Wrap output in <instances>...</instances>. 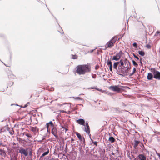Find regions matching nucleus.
Returning a JSON list of instances; mask_svg holds the SVG:
<instances>
[{"mask_svg":"<svg viewBox=\"0 0 160 160\" xmlns=\"http://www.w3.org/2000/svg\"><path fill=\"white\" fill-rule=\"evenodd\" d=\"M91 67L87 65H78L76 67V72L79 75H83L86 72H89Z\"/></svg>","mask_w":160,"mask_h":160,"instance_id":"f257e3e1","label":"nucleus"},{"mask_svg":"<svg viewBox=\"0 0 160 160\" xmlns=\"http://www.w3.org/2000/svg\"><path fill=\"white\" fill-rule=\"evenodd\" d=\"M117 38V37L116 36L112 38L111 40L107 43L105 46L106 48H111L113 46Z\"/></svg>","mask_w":160,"mask_h":160,"instance_id":"f03ea898","label":"nucleus"},{"mask_svg":"<svg viewBox=\"0 0 160 160\" xmlns=\"http://www.w3.org/2000/svg\"><path fill=\"white\" fill-rule=\"evenodd\" d=\"M151 71L153 74L154 78L160 80V72L156 70L155 68H151Z\"/></svg>","mask_w":160,"mask_h":160,"instance_id":"7ed1b4c3","label":"nucleus"},{"mask_svg":"<svg viewBox=\"0 0 160 160\" xmlns=\"http://www.w3.org/2000/svg\"><path fill=\"white\" fill-rule=\"evenodd\" d=\"M121 86L112 85L109 87V88L110 90L114 92H119L121 91Z\"/></svg>","mask_w":160,"mask_h":160,"instance_id":"20e7f679","label":"nucleus"},{"mask_svg":"<svg viewBox=\"0 0 160 160\" xmlns=\"http://www.w3.org/2000/svg\"><path fill=\"white\" fill-rule=\"evenodd\" d=\"M122 54V52L121 51H120L119 52L117 53L116 55L113 56L112 59L116 61H118L121 58Z\"/></svg>","mask_w":160,"mask_h":160,"instance_id":"39448f33","label":"nucleus"},{"mask_svg":"<svg viewBox=\"0 0 160 160\" xmlns=\"http://www.w3.org/2000/svg\"><path fill=\"white\" fill-rule=\"evenodd\" d=\"M85 127L84 129V131L87 133L88 134L90 137L91 135H89L90 133V127L88 125V122L86 121L85 125Z\"/></svg>","mask_w":160,"mask_h":160,"instance_id":"423d86ee","label":"nucleus"},{"mask_svg":"<svg viewBox=\"0 0 160 160\" xmlns=\"http://www.w3.org/2000/svg\"><path fill=\"white\" fill-rule=\"evenodd\" d=\"M19 152L22 154H23L25 156H27L28 155V153L27 150L23 148H21L19 151Z\"/></svg>","mask_w":160,"mask_h":160,"instance_id":"0eeeda50","label":"nucleus"},{"mask_svg":"<svg viewBox=\"0 0 160 160\" xmlns=\"http://www.w3.org/2000/svg\"><path fill=\"white\" fill-rule=\"evenodd\" d=\"M51 133L57 138H58V136L57 135V130L56 128L53 127V128L52 129Z\"/></svg>","mask_w":160,"mask_h":160,"instance_id":"6e6552de","label":"nucleus"},{"mask_svg":"<svg viewBox=\"0 0 160 160\" xmlns=\"http://www.w3.org/2000/svg\"><path fill=\"white\" fill-rule=\"evenodd\" d=\"M122 69V68L120 69H118L117 70L118 72L117 73L120 75L124 76L125 75H126V74H125V72H124L125 70H123Z\"/></svg>","mask_w":160,"mask_h":160,"instance_id":"1a4fd4ad","label":"nucleus"},{"mask_svg":"<svg viewBox=\"0 0 160 160\" xmlns=\"http://www.w3.org/2000/svg\"><path fill=\"white\" fill-rule=\"evenodd\" d=\"M76 122L80 125L85 126V120L82 118H80L76 120Z\"/></svg>","mask_w":160,"mask_h":160,"instance_id":"9d476101","label":"nucleus"},{"mask_svg":"<svg viewBox=\"0 0 160 160\" xmlns=\"http://www.w3.org/2000/svg\"><path fill=\"white\" fill-rule=\"evenodd\" d=\"M123 60L124 62V65H125V66H126L125 67L130 66V62L127 59L125 58Z\"/></svg>","mask_w":160,"mask_h":160,"instance_id":"9b49d317","label":"nucleus"},{"mask_svg":"<svg viewBox=\"0 0 160 160\" xmlns=\"http://www.w3.org/2000/svg\"><path fill=\"white\" fill-rule=\"evenodd\" d=\"M50 125L53 127L54 126V124L51 121H50L49 122H48L46 123V127L47 128L48 132V128Z\"/></svg>","mask_w":160,"mask_h":160,"instance_id":"f8f14e48","label":"nucleus"},{"mask_svg":"<svg viewBox=\"0 0 160 160\" xmlns=\"http://www.w3.org/2000/svg\"><path fill=\"white\" fill-rule=\"evenodd\" d=\"M138 157L139 160H146V157L143 154H140L138 155Z\"/></svg>","mask_w":160,"mask_h":160,"instance_id":"ddd939ff","label":"nucleus"},{"mask_svg":"<svg viewBox=\"0 0 160 160\" xmlns=\"http://www.w3.org/2000/svg\"><path fill=\"white\" fill-rule=\"evenodd\" d=\"M119 63H120V65H119L118 69H120L122 68V67H123L124 66V62L122 59H121L119 61Z\"/></svg>","mask_w":160,"mask_h":160,"instance_id":"4468645a","label":"nucleus"},{"mask_svg":"<svg viewBox=\"0 0 160 160\" xmlns=\"http://www.w3.org/2000/svg\"><path fill=\"white\" fill-rule=\"evenodd\" d=\"M135 142L133 144V147L135 149H136L137 148V147L138 146V144L140 143V141H138L136 140H135L134 141Z\"/></svg>","mask_w":160,"mask_h":160,"instance_id":"2eb2a0df","label":"nucleus"},{"mask_svg":"<svg viewBox=\"0 0 160 160\" xmlns=\"http://www.w3.org/2000/svg\"><path fill=\"white\" fill-rule=\"evenodd\" d=\"M153 78L152 74L151 73H148L147 76V79L149 80H152Z\"/></svg>","mask_w":160,"mask_h":160,"instance_id":"dca6fc26","label":"nucleus"},{"mask_svg":"<svg viewBox=\"0 0 160 160\" xmlns=\"http://www.w3.org/2000/svg\"><path fill=\"white\" fill-rule=\"evenodd\" d=\"M119 63V62H115L113 64V68L114 69L117 70V66Z\"/></svg>","mask_w":160,"mask_h":160,"instance_id":"f3484780","label":"nucleus"},{"mask_svg":"<svg viewBox=\"0 0 160 160\" xmlns=\"http://www.w3.org/2000/svg\"><path fill=\"white\" fill-rule=\"evenodd\" d=\"M108 140L112 143L115 142V139L113 137H110L109 138Z\"/></svg>","mask_w":160,"mask_h":160,"instance_id":"a211bd4d","label":"nucleus"},{"mask_svg":"<svg viewBox=\"0 0 160 160\" xmlns=\"http://www.w3.org/2000/svg\"><path fill=\"white\" fill-rule=\"evenodd\" d=\"M126 69L125 70L124 72H125V74L127 75V73L128 72V71L131 68V67L130 66L126 67Z\"/></svg>","mask_w":160,"mask_h":160,"instance_id":"6ab92c4d","label":"nucleus"},{"mask_svg":"<svg viewBox=\"0 0 160 160\" xmlns=\"http://www.w3.org/2000/svg\"><path fill=\"white\" fill-rule=\"evenodd\" d=\"M49 152V150L48 149V150L47 151L44 152L42 154V155L41 156V158L42 157H44L45 156V155H47L48 154Z\"/></svg>","mask_w":160,"mask_h":160,"instance_id":"aec40b11","label":"nucleus"},{"mask_svg":"<svg viewBox=\"0 0 160 160\" xmlns=\"http://www.w3.org/2000/svg\"><path fill=\"white\" fill-rule=\"evenodd\" d=\"M138 54L142 56H143L145 55L144 52L142 50L138 51Z\"/></svg>","mask_w":160,"mask_h":160,"instance_id":"412c9836","label":"nucleus"},{"mask_svg":"<svg viewBox=\"0 0 160 160\" xmlns=\"http://www.w3.org/2000/svg\"><path fill=\"white\" fill-rule=\"evenodd\" d=\"M76 135L80 140H82V137L81 134L78 132H76Z\"/></svg>","mask_w":160,"mask_h":160,"instance_id":"4be33fe9","label":"nucleus"},{"mask_svg":"<svg viewBox=\"0 0 160 160\" xmlns=\"http://www.w3.org/2000/svg\"><path fill=\"white\" fill-rule=\"evenodd\" d=\"M0 155L2 157H5L6 155L5 151L4 150L1 152H0Z\"/></svg>","mask_w":160,"mask_h":160,"instance_id":"5701e85b","label":"nucleus"},{"mask_svg":"<svg viewBox=\"0 0 160 160\" xmlns=\"http://www.w3.org/2000/svg\"><path fill=\"white\" fill-rule=\"evenodd\" d=\"M136 70L135 68H133V71H132V72L131 73H130L129 74V76H132L135 73V72H136Z\"/></svg>","mask_w":160,"mask_h":160,"instance_id":"b1692460","label":"nucleus"},{"mask_svg":"<svg viewBox=\"0 0 160 160\" xmlns=\"http://www.w3.org/2000/svg\"><path fill=\"white\" fill-rule=\"evenodd\" d=\"M78 149H79V151L81 154L83 153L84 151L82 150V147L81 146L80 147H79Z\"/></svg>","mask_w":160,"mask_h":160,"instance_id":"393cba45","label":"nucleus"},{"mask_svg":"<svg viewBox=\"0 0 160 160\" xmlns=\"http://www.w3.org/2000/svg\"><path fill=\"white\" fill-rule=\"evenodd\" d=\"M15 76L13 74H10L8 75V78L11 79H14L15 78Z\"/></svg>","mask_w":160,"mask_h":160,"instance_id":"a878e982","label":"nucleus"},{"mask_svg":"<svg viewBox=\"0 0 160 160\" xmlns=\"http://www.w3.org/2000/svg\"><path fill=\"white\" fill-rule=\"evenodd\" d=\"M107 65L108 66L112 65V62H111V61L109 60V59L108 60L107 62Z\"/></svg>","mask_w":160,"mask_h":160,"instance_id":"bb28decb","label":"nucleus"},{"mask_svg":"<svg viewBox=\"0 0 160 160\" xmlns=\"http://www.w3.org/2000/svg\"><path fill=\"white\" fill-rule=\"evenodd\" d=\"M132 63L133 65L135 66H137L138 65V64L134 61H132Z\"/></svg>","mask_w":160,"mask_h":160,"instance_id":"cd10ccee","label":"nucleus"},{"mask_svg":"<svg viewBox=\"0 0 160 160\" xmlns=\"http://www.w3.org/2000/svg\"><path fill=\"white\" fill-rule=\"evenodd\" d=\"M76 100H82V99L79 97H73Z\"/></svg>","mask_w":160,"mask_h":160,"instance_id":"c85d7f7f","label":"nucleus"},{"mask_svg":"<svg viewBox=\"0 0 160 160\" xmlns=\"http://www.w3.org/2000/svg\"><path fill=\"white\" fill-rule=\"evenodd\" d=\"M25 135L29 138H31L32 137L31 135L29 134L26 133L25 134Z\"/></svg>","mask_w":160,"mask_h":160,"instance_id":"c756f323","label":"nucleus"},{"mask_svg":"<svg viewBox=\"0 0 160 160\" xmlns=\"http://www.w3.org/2000/svg\"><path fill=\"white\" fill-rule=\"evenodd\" d=\"M132 55H133V56H134V57L135 58H136L138 60H139V58L135 54L133 53Z\"/></svg>","mask_w":160,"mask_h":160,"instance_id":"7c9ffc66","label":"nucleus"},{"mask_svg":"<svg viewBox=\"0 0 160 160\" xmlns=\"http://www.w3.org/2000/svg\"><path fill=\"white\" fill-rule=\"evenodd\" d=\"M30 104L29 102H28L23 107V108H24L27 107Z\"/></svg>","mask_w":160,"mask_h":160,"instance_id":"2f4dec72","label":"nucleus"},{"mask_svg":"<svg viewBox=\"0 0 160 160\" xmlns=\"http://www.w3.org/2000/svg\"><path fill=\"white\" fill-rule=\"evenodd\" d=\"M72 58L73 59H76L77 58V56L76 55H72Z\"/></svg>","mask_w":160,"mask_h":160,"instance_id":"473e14b6","label":"nucleus"},{"mask_svg":"<svg viewBox=\"0 0 160 160\" xmlns=\"http://www.w3.org/2000/svg\"><path fill=\"white\" fill-rule=\"evenodd\" d=\"M132 46L133 47L137 48V44L136 42H134L132 44Z\"/></svg>","mask_w":160,"mask_h":160,"instance_id":"72a5a7b5","label":"nucleus"},{"mask_svg":"<svg viewBox=\"0 0 160 160\" xmlns=\"http://www.w3.org/2000/svg\"><path fill=\"white\" fill-rule=\"evenodd\" d=\"M146 47L147 48L149 49V48H151V45H150V44H147V45H146Z\"/></svg>","mask_w":160,"mask_h":160,"instance_id":"f704fd0d","label":"nucleus"},{"mask_svg":"<svg viewBox=\"0 0 160 160\" xmlns=\"http://www.w3.org/2000/svg\"><path fill=\"white\" fill-rule=\"evenodd\" d=\"M92 143L94 144V145L96 146L97 145L98 142L97 141H92Z\"/></svg>","mask_w":160,"mask_h":160,"instance_id":"c9c22d12","label":"nucleus"},{"mask_svg":"<svg viewBox=\"0 0 160 160\" xmlns=\"http://www.w3.org/2000/svg\"><path fill=\"white\" fill-rule=\"evenodd\" d=\"M109 66V70H110V71H112V65H110V66Z\"/></svg>","mask_w":160,"mask_h":160,"instance_id":"e433bc0d","label":"nucleus"},{"mask_svg":"<svg viewBox=\"0 0 160 160\" xmlns=\"http://www.w3.org/2000/svg\"><path fill=\"white\" fill-rule=\"evenodd\" d=\"M29 155L30 156H31L32 155V152L31 151L29 152Z\"/></svg>","mask_w":160,"mask_h":160,"instance_id":"4c0bfd02","label":"nucleus"},{"mask_svg":"<svg viewBox=\"0 0 160 160\" xmlns=\"http://www.w3.org/2000/svg\"><path fill=\"white\" fill-rule=\"evenodd\" d=\"M94 88L98 91H100L101 90V89L97 88Z\"/></svg>","mask_w":160,"mask_h":160,"instance_id":"58836bf2","label":"nucleus"},{"mask_svg":"<svg viewBox=\"0 0 160 160\" xmlns=\"http://www.w3.org/2000/svg\"><path fill=\"white\" fill-rule=\"evenodd\" d=\"M99 66L98 65H96L95 67V69L97 70L98 69V68H99Z\"/></svg>","mask_w":160,"mask_h":160,"instance_id":"ea45409f","label":"nucleus"},{"mask_svg":"<svg viewBox=\"0 0 160 160\" xmlns=\"http://www.w3.org/2000/svg\"><path fill=\"white\" fill-rule=\"evenodd\" d=\"M74 141V139L72 138H71V142L72 143H73V142Z\"/></svg>","mask_w":160,"mask_h":160,"instance_id":"a19ab883","label":"nucleus"},{"mask_svg":"<svg viewBox=\"0 0 160 160\" xmlns=\"http://www.w3.org/2000/svg\"><path fill=\"white\" fill-rule=\"evenodd\" d=\"M126 66H124L122 67V69L123 70H125L126 69V67H125Z\"/></svg>","mask_w":160,"mask_h":160,"instance_id":"79ce46f5","label":"nucleus"},{"mask_svg":"<svg viewBox=\"0 0 160 160\" xmlns=\"http://www.w3.org/2000/svg\"><path fill=\"white\" fill-rule=\"evenodd\" d=\"M32 131L33 132H35L36 131V129L35 128H33L32 129Z\"/></svg>","mask_w":160,"mask_h":160,"instance_id":"37998d69","label":"nucleus"},{"mask_svg":"<svg viewBox=\"0 0 160 160\" xmlns=\"http://www.w3.org/2000/svg\"><path fill=\"white\" fill-rule=\"evenodd\" d=\"M92 77L93 78H96V75H92Z\"/></svg>","mask_w":160,"mask_h":160,"instance_id":"c03bdc74","label":"nucleus"},{"mask_svg":"<svg viewBox=\"0 0 160 160\" xmlns=\"http://www.w3.org/2000/svg\"><path fill=\"white\" fill-rule=\"evenodd\" d=\"M142 147L141 146V147L143 148V149H145V147L143 144L142 143Z\"/></svg>","mask_w":160,"mask_h":160,"instance_id":"a18cd8bd","label":"nucleus"},{"mask_svg":"<svg viewBox=\"0 0 160 160\" xmlns=\"http://www.w3.org/2000/svg\"><path fill=\"white\" fill-rule=\"evenodd\" d=\"M156 33H157V34H160V31H157L156 32Z\"/></svg>","mask_w":160,"mask_h":160,"instance_id":"49530a36","label":"nucleus"},{"mask_svg":"<svg viewBox=\"0 0 160 160\" xmlns=\"http://www.w3.org/2000/svg\"><path fill=\"white\" fill-rule=\"evenodd\" d=\"M65 132H66L67 131H68V128L66 127L65 128Z\"/></svg>","mask_w":160,"mask_h":160,"instance_id":"de8ad7c7","label":"nucleus"},{"mask_svg":"<svg viewBox=\"0 0 160 160\" xmlns=\"http://www.w3.org/2000/svg\"><path fill=\"white\" fill-rule=\"evenodd\" d=\"M95 49H93V50H91L90 51V52L91 53H92V52H93V51H94V50H95Z\"/></svg>","mask_w":160,"mask_h":160,"instance_id":"09e8293b","label":"nucleus"},{"mask_svg":"<svg viewBox=\"0 0 160 160\" xmlns=\"http://www.w3.org/2000/svg\"><path fill=\"white\" fill-rule=\"evenodd\" d=\"M61 127L62 128H63L64 129H65V128H66L64 126H62Z\"/></svg>","mask_w":160,"mask_h":160,"instance_id":"8fccbe9b","label":"nucleus"},{"mask_svg":"<svg viewBox=\"0 0 160 160\" xmlns=\"http://www.w3.org/2000/svg\"><path fill=\"white\" fill-rule=\"evenodd\" d=\"M39 142H41L42 141V139L41 140H39V141H38Z\"/></svg>","mask_w":160,"mask_h":160,"instance_id":"3c124183","label":"nucleus"},{"mask_svg":"<svg viewBox=\"0 0 160 160\" xmlns=\"http://www.w3.org/2000/svg\"><path fill=\"white\" fill-rule=\"evenodd\" d=\"M4 150H2V149H1L0 148V152H2V151H4Z\"/></svg>","mask_w":160,"mask_h":160,"instance_id":"603ef678","label":"nucleus"},{"mask_svg":"<svg viewBox=\"0 0 160 160\" xmlns=\"http://www.w3.org/2000/svg\"><path fill=\"white\" fill-rule=\"evenodd\" d=\"M158 34H157V33H156L154 36H158Z\"/></svg>","mask_w":160,"mask_h":160,"instance_id":"864d4df0","label":"nucleus"},{"mask_svg":"<svg viewBox=\"0 0 160 160\" xmlns=\"http://www.w3.org/2000/svg\"><path fill=\"white\" fill-rule=\"evenodd\" d=\"M44 139H45V138L44 137L42 138V141L43 140H44Z\"/></svg>","mask_w":160,"mask_h":160,"instance_id":"5fc2aeb1","label":"nucleus"},{"mask_svg":"<svg viewBox=\"0 0 160 160\" xmlns=\"http://www.w3.org/2000/svg\"><path fill=\"white\" fill-rule=\"evenodd\" d=\"M141 60H142V58H141L140 59V63H142V61H141Z\"/></svg>","mask_w":160,"mask_h":160,"instance_id":"6e6d98bb","label":"nucleus"},{"mask_svg":"<svg viewBox=\"0 0 160 160\" xmlns=\"http://www.w3.org/2000/svg\"><path fill=\"white\" fill-rule=\"evenodd\" d=\"M83 143H84L85 140V139L84 138H83Z\"/></svg>","mask_w":160,"mask_h":160,"instance_id":"4d7b16f0","label":"nucleus"},{"mask_svg":"<svg viewBox=\"0 0 160 160\" xmlns=\"http://www.w3.org/2000/svg\"><path fill=\"white\" fill-rule=\"evenodd\" d=\"M158 155L159 157H160V155L159 154H158Z\"/></svg>","mask_w":160,"mask_h":160,"instance_id":"13d9d810","label":"nucleus"},{"mask_svg":"<svg viewBox=\"0 0 160 160\" xmlns=\"http://www.w3.org/2000/svg\"><path fill=\"white\" fill-rule=\"evenodd\" d=\"M14 157L15 158H16V157H17V156H15V155L14 156Z\"/></svg>","mask_w":160,"mask_h":160,"instance_id":"bf43d9fd","label":"nucleus"},{"mask_svg":"<svg viewBox=\"0 0 160 160\" xmlns=\"http://www.w3.org/2000/svg\"><path fill=\"white\" fill-rule=\"evenodd\" d=\"M2 143H0V145H2Z\"/></svg>","mask_w":160,"mask_h":160,"instance_id":"052dcab7","label":"nucleus"},{"mask_svg":"<svg viewBox=\"0 0 160 160\" xmlns=\"http://www.w3.org/2000/svg\"><path fill=\"white\" fill-rule=\"evenodd\" d=\"M13 84V82H12V85H12Z\"/></svg>","mask_w":160,"mask_h":160,"instance_id":"680f3d73","label":"nucleus"},{"mask_svg":"<svg viewBox=\"0 0 160 160\" xmlns=\"http://www.w3.org/2000/svg\"><path fill=\"white\" fill-rule=\"evenodd\" d=\"M10 134H12V133H11V132H10Z\"/></svg>","mask_w":160,"mask_h":160,"instance_id":"e2e57ef3","label":"nucleus"},{"mask_svg":"<svg viewBox=\"0 0 160 160\" xmlns=\"http://www.w3.org/2000/svg\"><path fill=\"white\" fill-rule=\"evenodd\" d=\"M91 88V89H93V88Z\"/></svg>","mask_w":160,"mask_h":160,"instance_id":"0e129e2a","label":"nucleus"},{"mask_svg":"<svg viewBox=\"0 0 160 160\" xmlns=\"http://www.w3.org/2000/svg\"><path fill=\"white\" fill-rule=\"evenodd\" d=\"M112 154L113 155H114V154L113 153H112Z\"/></svg>","mask_w":160,"mask_h":160,"instance_id":"69168bd1","label":"nucleus"},{"mask_svg":"<svg viewBox=\"0 0 160 160\" xmlns=\"http://www.w3.org/2000/svg\"><path fill=\"white\" fill-rule=\"evenodd\" d=\"M12 105H13V104H11V106H12Z\"/></svg>","mask_w":160,"mask_h":160,"instance_id":"338daca9","label":"nucleus"},{"mask_svg":"<svg viewBox=\"0 0 160 160\" xmlns=\"http://www.w3.org/2000/svg\"><path fill=\"white\" fill-rule=\"evenodd\" d=\"M16 105L18 106V104H16Z\"/></svg>","mask_w":160,"mask_h":160,"instance_id":"774afa93","label":"nucleus"}]
</instances>
